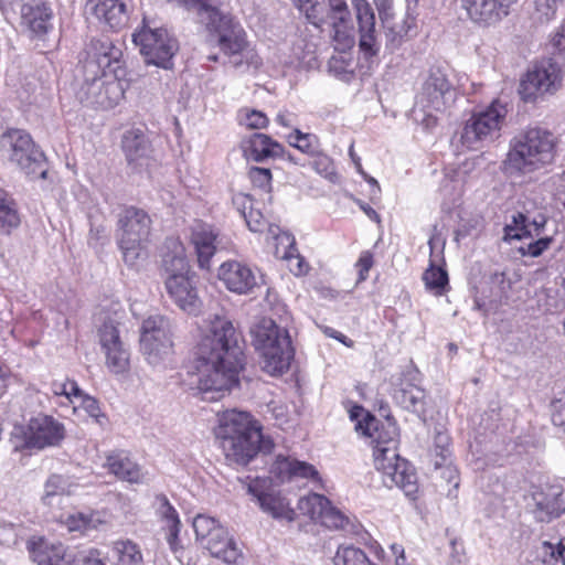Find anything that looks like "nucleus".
I'll return each instance as SVG.
<instances>
[{
	"mask_svg": "<svg viewBox=\"0 0 565 565\" xmlns=\"http://www.w3.org/2000/svg\"><path fill=\"white\" fill-rule=\"evenodd\" d=\"M242 122H244L250 129H262L267 127L268 118L264 113L259 110L246 109Z\"/></svg>",
	"mask_w": 565,
	"mask_h": 565,
	"instance_id": "56",
	"label": "nucleus"
},
{
	"mask_svg": "<svg viewBox=\"0 0 565 565\" xmlns=\"http://www.w3.org/2000/svg\"><path fill=\"white\" fill-rule=\"evenodd\" d=\"M52 392L55 395H64L67 398L82 396V390L78 384L73 380H66L65 382H53Z\"/></svg>",
	"mask_w": 565,
	"mask_h": 565,
	"instance_id": "55",
	"label": "nucleus"
},
{
	"mask_svg": "<svg viewBox=\"0 0 565 565\" xmlns=\"http://www.w3.org/2000/svg\"><path fill=\"white\" fill-rule=\"evenodd\" d=\"M248 178L254 186L262 190H269L271 186V171L268 168L252 167L248 170Z\"/></svg>",
	"mask_w": 565,
	"mask_h": 565,
	"instance_id": "52",
	"label": "nucleus"
},
{
	"mask_svg": "<svg viewBox=\"0 0 565 565\" xmlns=\"http://www.w3.org/2000/svg\"><path fill=\"white\" fill-rule=\"evenodd\" d=\"M217 235L209 224L196 222L191 230V243L202 269H210L211 259L216 250Z\"/></svg>",
	"mask_w": 565,
	"mask_h": 565,
	"instance_id": "30",
	"label": "nucleus"
},
{
	"mask_svg": "<svg viewBox=\"0 0 565 565\" xmlns=\"http://www.w3.org/2000/svg\"><path fill=\"white\" fill-rule=\"evenodd\" d=\"M166 289L175 305L190 313L199 309V297L188 275H172L166 278Z\"/></svg>",
	"mask_w": 565,
	"mask_h": 565,
	"instance_id": "27",
	"label": "nucleus"
},
{
	"mask_svg": "<svg viewBox=\"0 0 565 565\" xmlns=\"http://www.w3.org/2000/svg\"><path fill=\"white\" fill-rule=\"evenodd\" d=\"M244 220L252 232H263L266 226V220L262 212L257 209L250 207Z\"/></svg>",
	"mask_w": 565,
	"mask_h": 565,
	"instance_id": "58",
	"label": "nucleus"
},
{
	"mask_svg": "<svg viewBox=\"0 0 565 565\" xmlns=\"http://www.w3.org/2000/svg\"><path fill=\"white\" fill-rule=\"evenodd\" d=\"M552 422L555 426L563 427L565 433V392L552 402Z\"/></svg>",
	"mask_w": 565,
	"mask_h": 565,
	"instance_id": "57",
	"label": "nucleus"
},
{
	"mask_svg": "<svg viewBox=\"0 0 565 565\" xmlns=\"http://www.w3.org/2000/svg\"><path fill=\"white\" fill-rule=\"evenodd\" d=\"M287 141L291 147L310 157L318 154L321 150L319 138L316 135L302 132L298 128H295L294 131L287 136Z\"/></svg>",
	"mask_w": 565,
	"mask_h": 565,
	"instance_id": "38",
	"label": "nucleus"
},
{
	"mask_svg": "<svg viewBox=\"0 0 565 565\" xmlns=\"http://www.w3.org/2000/svg\"><path fill=\"white\" fill-rule=\"evenodd\" d=\"M518 0H460L468 19L482 28L493 26L510 14Z\"/></svg>",
	"mask_w": 565,
	"mask_h": 565,
	"instance_id": "20",
	"label": "nucleus"
},
{
	"mask_svg": "<svg viewBox=\"0 0 565 565\" xmlns=\"http://www.w3.org/2000/svg\"><path fill=\"white\" fill-rule=\"evenodd\" d=\"M565 6V0H534V15L540 22H550L556 18L557 11Z\"/></svg>",
	"mask_w": 565,
	"mask_h": 565,
	"instance_id": "48",
	"label": "nucleus"
},
{
	"mask_svg": "<svg viewBox=\"0 0 565 565\" xmlns=\"http://www.w3.org/2000/svg\"><path fill=\"white\" fill-rule=\"evenodd\" d=\"M0 149L12 163L32 178L45 179L47 169L44 153L34 145L24 130L11 129L0 138Z\"/></svg>",
	"mask_w": 565,
	"mask_h": 565,
	"instance_id": "9",
	"label": "nucleus"
},
{
	"mask_svg": "<svg viewBox=\"0 0 565 565\" xmlns=\"http://www.w3.org/2000/svg\"><path fill=\"white\" fill-rule=\"evenodd\" d=\"M113 550L117 556V565H142L141 551L132 541H116Z\"/></svg>",
	"mask_w": 565,
	"mask_h": 565,
	"instance_id": "39",
	"label": "nucleus"
},
{
	"mask_svg": "<svg viewBox=\"0 0 565 565\" xmlns=\"http://www.w3.org/2000/svg\"><path fill=\"white\" fill-rule=\"evenodd\" d=\"M248 160L264 162L267 159L282 158L285 148L281 143L265 134L255 132L242 145Z\"/></svg>",
	"mask_w": 565,
	"mask_h": 565,
	"instance_id": "29",
	"label": "nucleus"
},
{
	"mask_svg": "<svg viewBox=\"0 0 565 565\" xmlns=\"http://www.w3.org/2000/svg\"><path fill=\"white\" fill-rule=\"evenodd\" d=\"M152 220L147 211L136 206H125L117 216V244L124 263L137 267L145 256L149 242Z\"/></svg>",
	"mask_w": 565,
	"mask_h": 565,
	"instance_id": "7",
	"label": "nucleus"
},
{
	"mask_svg": "<svg viewBox=\"0 0 565 565\" xmlns=\"http://www.w3.org/2000/svg\"><path fill=\"white\" fill-rule=\"evenodd\" d=\"M233 204L243 217L245 216V214L248 213L250 207L254 206L252 196L248 194H244V193H238V194L234 195Z\"/></svg>",
	"mask_w": 565,
	"mask_h": 565,
	"instance_id": "62",
	"label": "nucleus"
},
{
	"mask_svg": "<svg viewBox=\"0 0 565 565\" xmlns=\"http://www.w3.org/2000/svg\"><path fill=\"white\" fill-rule=\"evenodd\" d=\"M313 161L311 163L312 168L319 173L321 177L326 178L332 183L338 182L339 175L335 172L334 163L332 159L322 153L320 150L318 154L313 156Z\"/></svg>",
	"mask_w": 565,
	"mask_h": 565,
	"instance_id": "50",
	"label": "nucleus"
},
{
	"mask_svg": "<svg viewBox=\"0 0 565 565\" xmlns=\"http://www.w3.org/2000/svg\"><path fill=\"white\" fill-rule=\"evenodd\" d=\"M503 239L510 242L512 239L521 241L523 238L532 237L530 230V222L526 214L516 212L512 215L511 222L505 224Z\"/></svg>",
	"mask_w": 565,
	"mask_h": 565,
	"instance_id": "41",
	"label": "nucleus"
},
{
	"mask_svg": "<svg viewBox=\"0 0 565 565\" xmlns=\"http://www.w3.org/2000/svg\"><path fill=\"white\" fill-rule=\"evenodd\" d=\"M99 343L106 356V366L114 374H121L129 369V351L120 339L118 323L105 320L98 331Z\"/></svg>",
	"mask_w": 565,
	"mask_h": 565,
	"instance_id": "18",
	"label": "nucleus"
},
{
	"mask_svg": "<svg viewBox=\"0 0 565 565\" xmlns=\"http://www.w3.org/2000/svg\"><path fill=\"white\" fill-rule=\"evenodd\" d=\"M431 454L435 456L434 465L436 468L447 466L450 459V437L446 433L438 431L434 438Z\"/></svg>",
	"mask_w": 565,
	"mask_h": 565,
	"instance_id": "47",
	"label": "nucleus"
},
{
	"mask_svg": "<svg viewBox=\"0 0 565 565\" xmlns=\"http://www.w3.org/2000/svg\"><path fill=\"white\" fill-rule=\"evenodd\" d=\"M132 40L140 47L147 64L164 70L172 67V58L179 50L178 41L166 29L143 25L134 33Z\"/></svg>",
	"mask_w": 565,
	"mask_h": 565,
	"instance_id": "14",
	"label": "nucleus"
},
{
	"mask_svg": "<svg viewBox=\"0 0 565 565\" xmlns=\"http://www.w3.org/2000/svg\"><path fill=\"white\" fill-rule=\"evenodd\" d=\"M252 335L265 372L278 375L288 370L294 349L286 329L279 328L271 319H263L252 329Z\"/></svg>",
	"mask_w": 565,
	"mask_h": 565,
	"instance_id": "6",
	"label": "nucleus"
},
{
	"mask_svg": "<svg viewBox=\"0 0 565 565\" xmlns=\"http://www.w3.org/2000/svg\"><path fill=\"white\" fill-rule=\"evenodd\" d=\"M73 478L63 475H52L44 484V494L42 501L46 505H52L55 497L70 495L77 488Z\"/></svg>",
	"mask_w": 565,
	"mask_h": 565,
	"instance_id": "37",
	"label": "nucleus"
},
{
	"mask_svg": "<svg viewBox=\"0 0 565 565\" xmlns=\"http://www.w3.org/2000/svg\"><path fill=\"white\" fill-rule=\"evenodd\" d=\"M557 74L550 65L534 66L521 81L519 93L524 102H534L537 97L555 89Z\"/></svg>",
	"mask_w": 565,
	"mask_h": 565,
	"instance_id": "24",
	"label": "nucleus"
},
{
	"mask_svg": "<svg viewBox=\"0 0 565 565\" xmlns=\"http://www.w3.org/2000/svg\"><path fill=\"white\" fill-rule=\"evenodd\" d=\"M38 565H71L74 551L62 543H40L32 552Z\"/></svg>",
	"mask_w": 565,
	"mask_h": 565,
	"instance_id": "34",
	"label": "nucleus"
},
{
	"mask_svg": "<svg viewBox=\"0 0 565 565\" xmlns=\"http://www.w3.org/2000/svg\"><path fill=\"white\" fill-rule=\"evenodd\" d=\"M319 522L326 527L335 530L351 531L354 527L350 519L340 510L332 507L331 502L329 503Z\"/></svg>",
	"mask_w": 565,
	"mask_h": 565,
	"instance_id": "46",
	"label": "nucleus"
},
{
	"mask_svg": "<svg viewBox=\"0 0 565 565\" xmlns=\"http://www.w3.org/2000/svg\"><path fill=\"white\" fill-rule=\"evenodd\" d=\"M21 19L34 35L41 38L52 29L53 10L45 0H24Z\"/></svg>",
	"mask_w": 565,
	"mask_h": 565,
	"instance_id": "26",
	"label": "nucleus"
},
{
	"mask_svg": "<svg viewBox=\"0 0 565 565\" xmlns=\"http://www.w3.org/2000/svg\"><path fill=\"white\" fill-rule=\"evenodd\" d=\"M433 110L423 107L414 109L415 120L418 121L425 129L430 130L437 126V117L431 114Z\"/></svg>",
	"mask_w": 565,
	"mask_h": 565,
	"instance_id": "60",
	"label": "nucleus"
},
{
	"mask_svg": "<svg viewBox=\"0 0 565 565\" xmlns=\"http://www.w3.org/2000/svg\"><path fill=\"white\" fill-rule=\"evenodd\" d=\"M507 114L508 104L500 99L493 100L483 110L472 114L461 132L462 145L469 149L478 150L484 145L493 142L500 137V130Z\"/></svg>",
	"mask_w": 565,
	"mask_h": 565,
	"instance_id": "10",
	"label": "nucleus"
},
{
	"mask_svg": "<svg viewBox=\"0 0 565 565\" xmlns=\"http://www.w3.org/2000/svg\"><path fill=\"white\" fill-rule=\"evenodd\" d=\"M173 324L162 315L149 316L140 328V349L147 361L159 364L171 354L173 348Z\"/></svg>",
	"mask_w": 565,
	"mask_h": 565,
	"instance_id": "13",
	"label": "nucleus"
},
{
	"mask_svg": "<svg viewBox=\"0 0 565 565\" xmlns=\"http://www.w3.org/2000/svg\"><path fill=\"white\" fill-rule=\"evenodd\" d=\"M71 565H106L100 557V552L96 548L86 551H74Z\"/></svg>",
	"mask_w": 565,
	"mask_h": 565,
	"instance_id": "53",
	"label": "nucleus"
},
{
	"mask_svg": "<svg viewBox=\"0 0 565 565\" xmlns=\"http://www.w3.org/2000/svg\"><path fill=\"white\" fill-rule=\"evenodd\" d=\"M373 263V254L370 250H363L355 264V267L359 270L358 282L366 280Z\"/></svg>",
	"mask_w": 565,
	"mask_h": 565,
	"instance_id": "59",
	"label": "nucleus"
},
{
	"mask_svg": "<svg viewBox=\"0 0 565 565\" xmlns=\"http://www.w3.org/2000/svg\"><path fill=\"white\" fill-rule=\"evenodd\" d=\"M359 32V47L364 57L370 58L380 52V41L375 29V14L366 0L352 1Z\"/></svg>",
	"mask_w": 565,
	"mask_h": 565,
	"instance_id": "23",
	"label": "nucleus"
},
{
	"mask_svg": "<svg viewBox=\"0 0 565 565\" xmlns=\"http://www.w3.org/2000/svg\"><path fill=\"white\" fill-rule=\"evenodd\" d=\"M109 472L118 479L130 483H139L143 480V473L138 463L132 461L125 451H114L106 457L105 465Z\"/></svg>",
	"mask_w": 565,
	"mask_h": 565,
	"instance_id": "33",
	"label": "nucleus"
},
{
	"mask_svg": "<svg viewBox=\"0 0 565 565\" xmlns=\"http://www.w3.org/2000/svg\"><path fill=\"white\" fill-rule=\"evenodd\" d=\"M156 502L158 504L157 513L162 522V529L166 531V540L170 548L173 552H178L181 548L179 540L181 522L179 514L164 494H158Z\"/></svg>",
	"mask_w": 565,
	"mask_h": 565,
	"instance_id": "31",
	"label": "nucleus"
},
{
	"mask_svg": "<svg viewBox=\"0 0 565 565\" xmlns=\"http://www.w3.org/2000/svg\"><path fill=\"white\" fill-rule=\"evenodd\" d=\"M456 89L441 67H431L416 96V107L444 111L456 100Z\"/></svg>",
	"mask_w": 565,
	"mask_h": 565,
	"instance_id": "17",
	"label": "nucleus"
},
{
	"mask_svg": "<svg viewBox=\"0 0 565 565\" xmlns=\"http://www.w3.org/2000/svg\"><path fill=\"white\" fill-rule=\"evenodd\" d=\"M552 42L553 46L558 51L565 50V23H563L559 31L556 32Z\"/></svg>",
	"mask_w": 565,
	"mask_h": 565,
	"instance_id": "64",
	"label": "nucleus"
},
{
	"mask_svg": "<svg viewBox=\"0 0 565 565\" xmlns=\"http://www.w3.org/2000/svg\"><path fill=\"white\" fill-rule=\"evenodd\" d=\"M276 239L278 242V246L281 245L285 247V252L281 257L287 260L295 259L297 262V270H295V274L296 275L302 274L305 271L303 260L298 255L294 236L289 233H282V234L278 235L276 237Z\"/></svg>",
	"mask_w": 565,
	"mask_h": 565,
	"instance_id": "49",
	"label": "nucleus"
},
{
	"mask_svg": "<svg viewBox=\"0 0 565 565\" xmlns=\"http://www.w3.org/2000/svg\"><path fill=\"white\" fill-rule=\"evenodd\" d=\"M164 246L167 252L162 256V267L168 276L188 275L189 263L182 243L177 238H168Z\"/></svg>",
	"mask_w": 565,
	"mask_h": 565,
	"instance_id": "35",
	"label": "nucleus"
},
{
	"mask_svg": "<svg viewBox=\"0 0 565 565\" xmlns=\"http://www.w3.org/2000/svg\"><path fill=\"white\" fill-rule=\"evenodd\" d=\"M246 490L253 497L259 509L269 514L275 520H285L292 522L296 519V512L290 507V502L279 490L273 486L270 478L247 477Z\"/></svg>",
	"mask_w": 565,
	"mask_h": 565,
	"instance_id": "16",
	"label": "nucleus"
},
{
	"mask_svg": "<svg viewBox=\"0 0 565 565\" xmlns=\"http://www.w3.org/2000/svg\"><path fill=\"white\" fill-rule=\"evenodd\" d=\"M245 341L233 322L215 317L194 350L191 373L201 392L230 391L245 365Z\"/></svg>",
	"mask_w": 565,
	"mask_h": 565,
	"instance_id": "1",
	"label": "nucleus"
},
{
	"mask_svg": "<svg viewBox=\"0 0 565 565\" xmlns=\"http://www.w3.org/2000/svg\"><path fill=\"white\" fill-rule=\"evenodd\" d=\"M215 436L225 458L241 466L248 465L258 454H270L275 447L249 413L236 409L220 416Z\"/></svg>",
	"mask_w": 565,
	"mask_h": 565,
	"instance_id": "4",
	"label": "nucleus"
},
{
	"mask_svg": "<svg viewBox=\"0 0 565 565\" xmlns=\"http://www.w3.org/2000/svg\"><path fill=\"white\" fill-rule=\"evenodd\" d=\"M195 13V21L202 25L209 36L215 40L221 51L228 57V64L235 70H258L262 57L249 44L246 31L230 12L220 9L217 0H168Z\"/></svg>",
	"mask_w": 565,
	"mask_h": 565,
	"instance_id": "3",
	"label": "nucleus"
},
{
	"mask_svg": "<svg viewBox=\"0 0 565 565\" xmlns=\"http://www.w3.org/2000/svg\"><path fill=\"white\" fill-rule=\"evenodd\" d=\"M423 280L428 290L436 296H441L448 286V274L443 267L430 263L429 267L423 274Z\"/></svg>",
	"mask_w": 565,
	"mask_h": 565,
	"instance_id": "42",
	"label": "nucleus"
},
{
	"mask_svg": "<svg viewBox=\"0 0 565 565\" xmlns=\"http://www.w3.org/2000/svg\"><path fill=\"white\" fill-rule=\"evenodd\" d=\"M77 398L81 399L79 405L99 426L104 427L108 423L106 415L100 411L99 403L95 397L82 392V396H77Z\"/></svg>",
	"mask_w": 565,
	"mask_h": 565,
	"instance_id": "51",
	"label": "nucleus"
},
{
	"mask_svg": "<svg viewBox=\"0 0 565 565\" xmlns=\"http://www.w3.org/2000/svg\"><path fill=\"white\" fill-rule=\"evenodd\" d=\"M278 469L280 473L287 472L288 479L292 477L317 479L319 476L317 469L312 465L305 461L290 460L287 458L278 462Z\"/></svg>",
	"mask_w": 565,
	"mask_h": 565,
	"instance_id": "43",
	"label": "nucleus"
},
{
	"mask_svg": "<svg viewBox=\"0 0 565 565\" xmlns=\"http://www.w3.org/2000/svg\"><path fill=\"white\" fill-rule=\"evenodd\" d=\"M555 138L551 131L531 127L510 140V148L502 162L503 171L511 175L535 172L555 160Z\"/></svg>",
	"mask_w": 565,
	"mask_h": 565,
	"instance_id": "5",
	"label": "nucleus"
},
{
	"mask_svg": "<svg viewBox=\"0 0 565 565\" xmlns=\"http://www.w3.org/2000/svg\"><path fill=\"white\" fill-rule=\"evenodd\" d=\"M330 501L322 494L311 493L298 501V509L313 521H320Z\"/></svg>",
	"mask_w": 565,
	"mask_h": 565,
	"instance_id": "40",
	"label": "nucleus"
},
{
	"mask_svg": "<svg viewBox=\"0 0 565 565\" xmlns=\"http://www.w3.org/2000/svg\"><path fill=\"white\" fill-rule=\"evenodd\" d=\"M75 98L85 107L107 110L124 98L127 82L122 51L107 36L92 38L79 60Z\"/></svg>",
	"mask_w": 565,
	"mask_h": 565,
	"instance_id": "2",
	"label": "nucleus"
},
{
	"mask_svg": "<svg viewBox=\"0 0 565 565\" xmlns=\"http://www.w3.org/2000/svg\"><path fill=\"white\" fill-rule=\"evenodd\" d=\"M374 467L386 488L397 487L406 497L416 498L417 477L413 466L399 456L396 449L383 448L374 451Z\"/></svg>",
	"mask_w": 565,
	"mask_h": 565,
	"instance_id": "12",
	"label": "nucleus"
},
{
	"mask_svg": "<svg viewBox=\"0 0 565 565\" xmlns=\"http://www.w3.org/2000/svg\"><path fill=\"white\" fill-rule=\"evenodd\" d=\"M196 541L206 548L212 556L222 559L228 565H237L243 553L236 541L228 535L227 530L215 519L199 514L193 520Z\"/></svg>",
	"mask_w": 565,
	"mask_h": 565,
	"instance_id": "11",
	"label": "nucleus"
},
{
	"mask_svg": "<svg viewBox=\"0 0 565 565\" xmlns=\"http://www.w3.org/2000/svg\"><path fill=\"white\" fill-rule=\"evenodd\" d=\"M553 242V237H542L535 242L529 243L526 246H522L519 248V252L523 256L539 257L541 256Z\"/></svg>",
	"mask_w": 565,
	"mask_h": 565,
	"instance_id": "54",
	"label": "nucleus"
},
{
	"mask_svg": "<svg viewBox=\"0 0 565 565\" xmlns=\"http://www.w3.org/2000/svg\"><path fill=\"white\" fill-rule=\"evenodd\" d=\"M334 565H376L366 556L365 552L354 546H341L333 558Z\"/></svg>",
	"mask_w": 565,
	"mask_h": 565,
	"instance_id": "44",
	"label": "nucleus"
},
{
	"mask_svg": "<svg viewBox=\"0 0 565 565\" xmlns=\"http://www.w3.org/2000/svg\"><path fill=\"white\" fill-rule=\"evenodd\" d=\"M382 24L385 31L387 46H390L393 50L397 49L402 44L404 38L407 34L405 21H395L394 17H392L384 18Z\"/></svg>",
	"mask_w": 565,
	"mask_h": 565,
	"instance_id": "45",
	"label": "nucleus"
},
{
	"mask_svg": "<svg viewBox=\"0 0 565 565\" xmlns=\"http://www.w3.org/2000/svg\"><path fill=\"white\" fill-rule=\"evenodd\" d=\"M564 488L557 482H545L532 492V513L539 522H550L565 512Z\"/></svg>",
	"mask_w": 565,
	"mask_h": 565,
	"instance_id": "19",
	"label": "nucleus"
},
{
	"mask_svg": "<svg viewBox=\"0 0 565 565\" xmlns=\"http://www.w3.org/2000/svg\"><path fill=\"white\" fill-rule=\"evenodd\" d=\"M21 223L20 214L14 200L0 189V234L9 235Z\"/></svg>",
	"mask_w": 565,
	"mask_h": 565,
	"instance_id": "36",
	"label": "nucleus"
},
{
	"mask_svg": "<svg viewBox=\"0 0 565 565\" xmlns=\"http://www.w3.org/2000/svg\"><path fill=\"white\" fill-rule=\"evenodd\" d=\"M491 284L500 289L502 295H507L512 288V280L505 271H494L490 277Z\"/></svg>",
	"mask_w": 565,
	"mask_h": 565,
	"instance_id": "61",
	"label": "nucleus"
},
{
	"mask_svg": "<svg viewBox=\"0 0 565 565\" xmlns=\"http://www.w3.org/2000/svg\"><path fill=\"white\" fill-rule=\"evenodd\" d=\"M393 401L401 408L424 418L426 414V392L419 385L403 379L392 394Z\"/></svg>",
	"mask_w": 565,
	"mask_h": 565,
	"instance_id": "28",
	"label": "nucleus"
},
{
	"mask_svg": "<svg viewBox=\"0 0 565 565\" xmlns=\"http://www.w3.org/2000/svg\"><path fill=\"white\" fill-rule=\"evenodd\" d=\"M121 148L128 164L139 167L152 152L151 145L140 129L127 130L121 139Z\"/></svg>",
	"mask_w": 565,
	"mask_h": 565,
	"instance_id": "32",
	"label": "nucleus"
},
{
	"mask_svg": "<svg viewBox=\"0 0 565 565\" xmlns=\"http://www.w3.org/2000/svg\"><path fill=\"white\" fill-rule=\"evenodd\" d=\"M89 518L83 513L72 514L67 518V526L71 531H84L88 527Z\"/></svg>",
	"mask_w": 565,
	"mask_h": 565,
	"instance_id": "63",
	"label": "nucleus"
},
{
	"mask_svg": "<svg viewBox=\"0 0 565 565\" xmlns=\"http://www.w3.org/2000/svg\"><path fill=\"white\" fill-rule=\"evenodd\" d=\"M217 276L230 291L238 295L250 292L257 285L250 267L237 260L224 262L218 268Z\"/></svg>",
	"mask_w": 565,
	"mask_h": 565,
	"instance_id": "25",
	"label": "nucleus"
},
{
	"mask_svg": "<svg viewBox=\"0 0 565 565\" xmlns=\"http://www.w3.org/2000/svg\"><path fill=\"white\" fill-rule=\"evenodd\" d=\"M355 429L372 439L373 452L383 448L397 450L399 429L393 418L387 417L385 422H380L375 416L367 413L364 422H359L355 425Z\"/></svg>",
	"mask_w": 565,
	"mask_h": 565,
	"instance_id": "22",
	"label": "nucleus"
},
{
	"mask_svg": "<svg viewBox=\"0 0 565 565\" xmlns=\"http://www.w3.org/2000/svg\"><path fill=\"white\" fill-rule=\"evenodd\" d=\"M14 438H21V443H14L15 450L44 449L58 446L65 437L63 424L51 416L38 415L30 419L25 429H19Z\"/></svg>",
	"mask_w": 565,
	"mask_h": 565,
	"instance_id": "15",
	"label": "nucleus"
},
{
	"mask_svg": "<svg viewBox=\"0 0 565 565\" xmlns=\"http://www.w3.org/2000/svg\"><path fill=\"white\" fill-rule=\"evenodd\" d=\"M84 12L88 21L114 31L125 28L129 20L126 3L121 0H87Z\"/></svg>",
	"mask_w": 565,
	"mask_h": 565,
	"instance_id": "21",
	"label": "nucleus"
},
{
	"mask_svg": "<svg viewBox=\"0 0 565 565\" xmlns=\"http://www.w3.org/2000/svg\"><path fill=\"white\" fill-rule=\"evenodd\" d=\"M306 22L318 30L329 23L332 38L341 50L354 44L351 12L345 0H308L302 8L297 9Z\"/></svg>",
	"mask_w": 565,
	"mask_h": 565,
	"instance_id": "8",
	"label": "nucleus"
}]
</instances>
